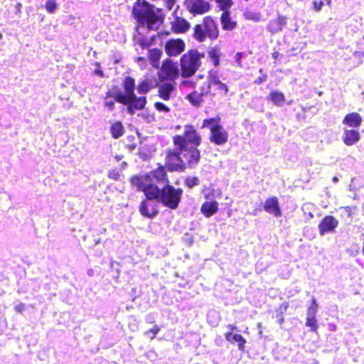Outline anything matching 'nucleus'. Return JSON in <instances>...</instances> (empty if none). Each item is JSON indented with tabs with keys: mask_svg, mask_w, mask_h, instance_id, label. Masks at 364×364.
<instances>
[{
	"mask_svg": "<svg viewBox=\"0 0 364 364\" xmlns=\"http://www.w3.org/2000/svg\"><path fill=\"white\" fill-rule=\"evenodd\" d=\"M168 182L166 171L163 166L131 179L132 185L138 191H143L148 200L156 199L164 205L175 209L180 201L181 190H176L167 184Z\"/></svg>",
	"mask_w": 364,
	"mask_h": 364,
	"instance_id": "obj_1",
	"label": "nucleus"
},
{
	"mask_svg": "<svg viewBox=\"0 0 364 364\" xmlns=\"http://www.w3.org/2000/svg\"><path fill=\"white\" fill-rule=\"evenodd\" d=\"M132 14L139 24L136 28L139 34L141 33V29L146 28L149 30H158L164 21V15L162 10L144 0L141 4H139L134 7Z\"/></svg>",
	"mask_w": 364,
	"mask_h": 364,
	"instance_id": "obj_2",
	"label": "nucleus"
},
{
	"mask_svg": "<svg viewBox=\"0 0 364 364\" xmlns=\"http://www.w3.org/2000/svg\"><path fill=\"white\" fill-rule=\"evenodd\" d=\"M201 136L193 125H186L183 132V157L188 159L189 166L198 164L200 154L198 146L200 144Z\"/></svg>",
	"mask_w": 364,
	"mask_h": 364,
	"instance_id": "obj_3",
	"label": "nucleus"
},
{
	"mask_svg": "<svg viewBox=\"0 0 364 364\" xmlns=\"http://www.w3.org/2000/svg\"><path fill=\"white\" fill-rule=\"evenodd\" d=\"M220 33V30L216 21L210 16H206L203 18L202 23H197L193 27L192 37L196 41L203 43L206 38L210 41L216 40Z\"/></svg>",
	"mask_w": 364,
	"mask_h": 364,
	"instance_id": "obj_4",
	"label": "nucleus"
},
{
	"mask_svg": "<svg viewBox=\"0 0 364 364\" xmlns=\"http://www.w3.org/2000/svg\"><path fill=\"white\" fill-rule=\"evenodd\" d=\"M206 127L210 129L209 140L211 143L220 146L228 142L229 135L221 124L220 116L203 119L201 128Z\"/></svg>",
	"mask_w": 364,
	"mask_h": 364,
	"instance_id": "obj_5",
	"label": "nucleus"
},
{
	"mask_svg": "<svg viewBox=\"0 0 364 364\" xmlns=\"http://www.w3.org/2000/svg\"><path fill=\"white\" fill-rule=\"evenodd\" d=\"M204 198L206 200L200 206V213L205 218H210L218 211L219 204L213 198L220 197L222 191L219 188H215L213 186H209L203 189Z\"/></svg>",
	"mask_w": 364,
	"mask_h": 364,
	"instance_id": "obj_6",
	"label": "nucleus"
},
{
	"mask_svg": "<svg viewBox=\"0 0 364 364\" xmlns=\"http://www.w3.org/2000/svg\"><path fill=\"white\" fill-rule=\"evenodd\" d=\"M205 56L204 52L192 48L183 54V77L193 75L201 66V60Z\"/></svg>",
	"mask_w": 364,
	"mask_h": 364,
	"instance_id": "obj_7",
	"label": "nucleus"
},
{
	"mask_svg": "<svg viewBox=\"0 0 364 364\" xmlns=\"http://www.w3.org/2000/svg\"><path fill=\"white\" fill-rule=\"evenodd\" d=\"M107 95L113 97L118 103L127 105L128 112L130 114H134L135 110L142 109L146 104L145 97H136L135 94L130 97H124L120 93H110V92H108Z\"/></svg>",
	"mask_w": 364,
	"mask_h": 364,
	"instance_id": "obj_8",
	"label": "nucleus"
},
{
	"mask_svg": "<svg viewBox=\"0 0 364 364\" xmlns=\"http://www.w3.org/2000/svg\"><path fill=\"white\" fill-rule=\"evenodd\" d=\"M176 149L169 150L166 156V163L168 170L178 171L182 169V159L180 154L182 151V136L177 135L173 138Z\"/></svg>",
	"mask_w": 364,
	"mask_h": 364,
	"instance_id": "obj_9",
	"label": "nucleus"
},
{
	"mask_svg": "<svg viewBox=\"0 0 364 364\" xmlns=\"http://www.w3.org/2000/svg\"><path fill=\"white\" fill-rule=\"evenodd\" d=\"M229 89L228 85L220 80L218 71L210 70L208 74V93L210 95H226Z\"/></svg>",
	"mask_w": 364,
	"mask_h": 364,
	"instance_id": "obj_10",
	"label": "nucleus"
},
{
	"mask_svg": "<svg viewBox=\"0 0 364 364\" xmlns=\"http://www.w3.org/2000/svg\"><path fill=\"white\" fill-rule=\"evenodd\" d=\"M179 70L177 62L174 63L171 59H166L164 61L159 76L163 80H174L178 76Z\"/></svg>",
	"mask_w": 364,
	"mask_h": 364,
	"instance_id": "obj_11",
	"label": "nucleus"
},
{
	"mask_svg": "<svg viewBox=\"0 0 364 364\" xmlns=\"http://www.w3.org/2000/svg\"><path fill=\"white\" fill-rule=\"evenodd\" d=\"M184 4L193 15L203 14L210 9V4L205 0H186Z\"/></svg>",
	"mask_w": 364,
	"mask_h": 364,
	"instance_id": "obj_12",
	"label": "nucleus"
},
{
	"mask_svg": "<svg viewBox=\"0 0 364 364\" xmlns=\"http://www.w3.org/2000/svg\"><path fill=\"white\" fill-rule=\"evenodd\" d=\"M338 225V220L332 215L325 216L319 223L318 229L321 235H324L327 232H331Z\"/></svg>",
	"mask_w": 364,
	"mask_h": 364,
	"instance_id": "obj_13",
	"label": "nucleus"
},
{
	"mask_svg": "<svg viewBox=\"0 0 364 364\" xmlns=\"http://www.w3.org/2000/svg\"><path fill=\"white\" fill-rule=\"evenodd\" d=\"M263 208L267 213L273 215L274 217L282 215V210L277 196L267 198L264 201Z\"/></svg>",
	"mask_w": 364,
	"mask_h": 364,
	"instance_id": "obj_14",
	"label": "nucleus"
},
{
	"mask_svg": "<svg viewBox=\"0 0 364 364\" xmlns=\"http://www.w3.org/2000/svg\"><path fill=\"white\" fill-rule=\"evenodd\" d=\"M287 16L278 15L276 18L269 21L267 24V29L272 33L281 31L287 24Z\"/></svg>",
	"mask_w": 364,
	"mask_h": 364,
	"instance_id": "obj_15",
	"label": "nucleus"
},
{
	"mask_svg": "<svg viewBox=\"0 0 364 364\" xmlns=\"http://www.w3.org/2000/svg\"><path fill=\"white\" fill-rule=\"evenodd\" d=\"M363 118L355 112L348 113L343 119L342 123L349 127L358 128L362 124Z\"/></svg>",
	"mask_w": 364,
	"mask_h": 364,
	"instance_id": "obj_16",
	"label": "nucleus"
},
{
	"mask_svg": "<svg viewBox=\"0 0 364 364\" xmlns=\"http://www.w3.org/2000/svg\"><path fill=\"white\" fill-rule=\"evenodd\" d=\"M165 50L168 55L176 56L182 52V40H169L165 46Z\"/></svg>",
	"mask_w": 364,
	"mask_h": 364,
	"instance_id": "obj_17",
	"label": "nucleus"
},
{
	"mask_svg": "<svg viewBox=\"0 0 364 364\" xmlns=\"http://www.w3.org/2000/svg\"><path fill=\"white\" fill-rule=\"evenodd\" d=\"M360 139V134L356 129H345L343 134V141L346 146H353Z\"/></svg>",
	"mask_w": 364,
	"mask_h": 364,
	"instance_id": "obj_18",
	"label": "nucleus"
},
{
	"mask_svg": "<svg viewBox=\"0 0 364 364\" xmlns=\"http://www.w3.org/2000/svg\"><path fill=\"white\" fill-rule=\"evenodd\" d=\"M208 58L212 63L214 67H218L220 65V57L222 55L221 48L219 46L215 45L210 47L207 50Z\"/></svg>",
	"mask_w": 364,
	"mask_h": 364,
	"instance_id": "obj_19",
	"label": "nucleus"
},
{
	"mask_svg": "<svg viewBox=\"0 0 364 364\" xmlns=\"http://www.w3.org/2000/svg\"><path fill=\"white\" fill-rule=\"evenodd\" d=\"M220 23L222 28L224 31H232L237 25V21L232 18L230 12L222 13L220 16Z\"/></svg>",
	"mask_w": 364,
	"mask_h": 364,
	"instance_id": "obj_20",
	"label": "nucleus"
},
{
	"mask_svg": "<svg viewBox=\"0 0 364 364\" xmlns=\"http://www.w3.org/2000/svg\"><path fill=\"white\" fill-rule=\"evenodd\" d=\"M135 80L131 77H127L124 81V92L118 90L114 93H120L124 97H130L134 95Z\"/></svg>",
	"mask_w": 364,
	"mask_h": 364,
	"instance_id": "obj_21",
	"label": "nucleus"
},
{
	"mask_svg": "<svg viewBox=\"0 0 364 364\" xmlns=\"http://www.w3.org/2000/svg\"><path fill=\"white\" fill-rule=\"evenodd\" d=\"M140 213L146 218H153L158 214V210L146 200H143L139 206Z\"/></svg>",
	"mask_w": 364,
	"mask_h": 364,
	"instance_id": "obj_22",
	"label": "nucleus"
},
{
	"mask_svg": "<svg viewBox=\"0 0 364 364\" xmlns=\"http://www.w3.org/2000/svg\"><path fill=\"white\" fill-rule=\"evenodd\" d=\"M225 339L230 343H237L238 349L240 350H245L246 340L242 335L238 333L233 334L232 332H227L225 333Z\"/></svg>",
	"mask_w": 364,
	"mask_h": 364,
	"instance_id": "obj_23",
	"label": "nucleus"
},
{
	"mask_svg": "<svg viewBox=\"0 0 364 364\" xmlns=\"http://www.w3.org/2000/svg\"><path fill=\"white\" fill-rule=\"evenodd\" d=\"M186 99L195 107H200L203 101V93L194 91L186 96Z\"/></svg>",
	"mask_w": 364,
	"mask_h": 364,
	"instance_id": "obj_24",
	"label": "nucleus"
},
{
	"mask_svg": "<svg viewBox=\"0 0 364 364\" xmlns=\"http://www.w3.org/2000/svg\"><path fill=\"white\" fill-rule=\"evenodd\" d=\"M268 98L277 106H282L285 101L284 93L277 90L271 91Z\"/></svg>",
	"mask_w": 364,
	"mask_h": 364,
	"instance_id": "obj_25",
	"label": "nucleus"
},
{
	"mask_svg": "<svg viewBox=\"0 0 364 364\" xmlns=\"http://www.w3.org/2000/svg\"><path fill=\"white\" fill-rule=\"evenodd\" d=\"M173 90V85L171 82H165L159 87V95L161 98L167 100L170 97V94Z\"/></svg>",
	"mask_w": 364,
	"mask_h": 364,
	"instance_id": "obj_26",
	"label": "nucleus"
},
{
	"mask_svg": "<svg viewBox=\"0 0 364 364\" xmlns=\"http://www.w3.org/2000/svg\"><path fill=\"white\" fill-rule=\"evenodd\" d=\"M110 132L114 139H119L124 133V128L122 122H116L112 124Z\"/></svg>",
	"mask_w": 364,
	"mask_h": 364,
	"instance_id": "obj_27",
	"label": "nucleus"
},
{
	"mask_svg": "<svg viewBox=\"0 0 364 364\" xmlns=\"http://www.w3.org/2000/svg\"><path fill=\"white\" fill-rule=\"evenodd\" d=\"M161 51L159 49L154 48L149 52V60L151 65L154 68H159V59L161 55Z\"/></svg>",
	"mask_w": 364,
	"mask_h": 364,
	"instance_id": "obj_28",
	"label": "nucleus"
},
{
	"mask_svg": "<svg viewBox=\"0 0 364 364\" xmlns=\"http://www.w3.org/2000/svg\"><path fill=\"white\" fill-rule=\"evenodd\" d=\"M217 5L223 12H230L229 9L233 5L232 0H217Z\"/></svg>",
	"mask_w": 364,
	"mask_h": 364,
	"instance_id": "obj_29",
	"label": "nucleus"
},
{
	"mask_svg": "<svg viewBox=\"0 0 364 364\" xmlns=\"http://www.w3.org/2000/svg\"><path fill=\"white\" fill-rule=\"evenodd\" d=\"M325 4H326L328 6H330L331 4V0H314L312 1V9L316 12H318L322 9Z\"/></svg>",
	"mask_w": 364,
	"mask_h": 364,
	"instance_id": "obj_30",
	"label": "nucleus"
},
{
	"mask_svg": "<svg viewBox=\"0 0 364 364\" xmlns=\"http://www.w3.org/2000/svg\"><path fill=\"white\" fill-rule=\"evenodd\" d=\"M306 326L309 327L314 332L317 331L318 325L315 316H311L306 318Z\"/></svg>",
	"mask_w": 364,
	"mask_h": 364,
	"instance_id": "obj_31",
	"label": "nucleus"
},
{
	"mask_svg": "<svg viewBox=\"0 0 364 364\" xmlns=\"http://www.w3.org/2000/svg\"><path fill=\"white\" fill-rule=\"evenodd\" d=\"M318 306L314 297L311 299V304L307 309V314L309 316H315L318 311Z\"/></svg>",
	"mask_w": 364,
	"mask_h": 364,
	"instance_id": "obj_32",
	"label": "nucleus"
},
{
	"mask_svg": "<svg viewBox=\"0 0 364 364\" xmlns=\"http://www.w3.org/2000/svg\"><path fill=\"white\" fill-rule=\"evenodd\" d=\"M150 89L151 84L147 81H143L137 87V90L139 94H146L150 90Z\"/></svg>",
	"mask_w": 364,
	"mask_h": 364,
	"instance_id": "obj_33",
	"label": "nucleus"
},
{
	"mask_svg": "<svg viewBox=\"0 0 364 364\" xmlns=\"http://www.w3.org/2000/svg\"><path fill=\"white\" fill-rule=\"evenodd\" d=\"M199 178L196 176H193V177H187L186 179H185V183L186 185L191 188L196 186H198L199 184Z\"/></svg>",
	"mask_w": 364,
	"mask_h": 364,
	"instance_id": "obj_34",
	"label": "nucleus"
},
{
	"mask_svg": "<svg viewBox=\"0 0 364 364\" xmlns=\"http://www.w3.org/2000/svg\"><path fill=\"white\" fill-rule=\"evenodd\" d=\"M46 9L48 12L53 14L57 9V3L55 0H47L46 3Z\"/></svg>",
	"mask_w": 364,
	"mask_h": 364,
	"instance_id": "obj_35",
	"label": "nucleus"
},
{
	"mask_svg": "<svg viewBox=\"0 0 364 364\" xmlns=\"http://www.w3.org/2000/svg\"><path fill=\"white\" fill-rule=\"evenodd\" d=\"M159 330H160L159 327L158 326L155 325L151 328L146 331L144 333V335L146 336L149 337V338L153 339L156 336L157 333L159 331Z\"/></svg>",
	"mask_w": 364,
	"mask_h": 364,
	"instance_id": "obj_36",
	"label": "nucleus"
},
{
	"mask_svg": "<svg viewBox=\"0 0 364 364\" xmlns=\"http://www.w3.org/2000/svg\"><path fill=\"white\" fill-rule=\"evenodd\" d=\"M259 72L260 73L261 75L255 80L254 83L256 85H260L261 83L265 82L268 77L267 74L264 73L262 68H260Z\"/></svg>",
	"mask_w": 364,
	"mask_h": 364,
	"instance_id": "obj_37",
	"label": "nucleus"
},
{
	"mask_svg": "<svg viewBox=\"0 0 364 364\" xmlns=\"http://www.w3.org/2000/svg\"><path fill=\"white\" fill-rule=\"evenodd\" d=\"M340 209L343 210L348 218H351L356 210V206H344L341 207Z\"/></svg>",
	"mask_w": 364,
	"mask_h": 364,
	"instance_id": "obj_38",
	"label": "nucleus"
},
{
	"mask_svg": "<svg viewBox=\"0 0 364 364\" xmlns=\"http://www.w3.org/2000/svg\"><path fill=\"white\" fill-rule=\"evenodd\" d=\"M154 107L158 111L160 112H168L169 111V108L162 102H156L154 104Z\"/></svg>",
	"mask_w": 364,
	"mask_h": 364,
	"instance_id": "obj_39",
	"label": "nucleus"
},
{
	"mask_svg": "<svg viewBox=\"0 0 364 364\" xmlns=\"http://www.w3.org/2000/svg\"><path fill=\"white\" fill-rule=\"evenodd\" d=\"M175 31L177 33H182V20L179 17H176V25L173 26Z\"/></svg>",
	"mask_w": 364,
	"mask_h": 364,
	"instance_id": "obj_40",
	"label": "nucleus"
},
{
	"mask_svg": "<svg viewBox=\"0 0 364 364\" xmlns=\"http://www.w3.org/2000/svg\"><path fill=\"white\" fill-rule=\"evenodd\" d=\"M289 306V304L288 302H282L278 307L277 311H279V312L282 311L283 313L285 312Z\"/></svg>",
	"mask_w": 364,
	"mask_h": 364,
	"instance_id": "obj_41",
	"label": "nucleus"
},
{
	"mask_svg": "<svg viewBox=\"0 0 364 364\" xmlns=\"http://www.w3.org/2000/svg\"><path fill=\"white\" fill-rule=\"evenodd\" d=\"M242 57H243V53L242 52H237L235 54V61L237 62V63L239 66H242L241 59Z\"/></svg>",
	"mask_w": 364,
	"mask_h": 364,
	"instance_id": "obj_42",
	"label": "nucleus"
},
{
	"mask_svg": "<svg viewBox=\"0 0 364 364\" xmlns=\"http://www.w3.org/2000/svg\"><path fill=\"white\" fill-rule=\"evenodd\" d=\"M14 309L18 313H22L25 309V305L22 303H20L15 306Z\"/></svg>",
	"mask_w": 364,
	"mask_h": 364,
	"instance_id": "obj_43",
	"label": "nucleus"
},
{
	"mask_svg": "<svg viewBox=\"0 0 364 364\" xmlns=\"http://www.w3.org/2000/svg\"><path fill=\"white\" fill-rule=\"evenodd\" d=\"M195 85V82L190 80H183V87H193Z\"/></svg>",
	"mask_w": 364,
	"mask_h": 364,
	"instance_id": "obj_44",
	"label": "nucleus"
},
{
	"mask_svg": "<svg viewBox=\"0 0 364 364\" xmlns=\"http://www.w3.org/2000/svg\"><path fill=\"white\" fill-rule=\"evenodd\" d=\"M191 28V24L183 18V33L188 31Z\"/></svg>",
	"mask_w": 364,
	"mask_h": 364,
	"instance_id": "obj_45",
	"label": "nucleus"
},
{
	"mask_svg": "<svg viewBox=\"0 0 364 364\" xmlns=\"http://www.w3.org/2000/svg\"><path fill=\"white\" fill-rule=\"evenodd\" d=\"M174 4H175V0H166L167 8L169 10H171L173 9Z\"/></svg>",
	"mask_w": 364,
	"mask_h": 364,
	"instance_id": "obj_46",
	"label": "nucleus"
},
{
	"mask_svg": "<svg viewBox=\"0 0 364 364\" xmlns=\"http://www.w3.org/2000/svg\"><path fill=\"white\" fill-rule=\"evenodd\" d=\"M278 316H279V318H278L277 321H278L279 324L282 325L284 323V318L283 316V312L282 311L279 312Z\"/></svg>",
	"mask_w": 364,
	"mask_h": 364,
	"instance_id": "obj_47",
	"label": "nucleus"
},
{
	"mask_svg": "<svg viewBox=\"0 0 364 364\" xmlns=\"http://www.w3.org/2000/svg\"><path fill=\"white\" fill-rule=\"evenodd\" d=\"M153 319H154V317L151 314L147 315L146 317V321L149 323H151Z\"/></svg>",
	"mask_w": 364,
	"mask_h": 364,
	"instance_id": "obj_48",
	"label": "nucleus"
},
{
	"mask_svg": "<svg viewBox=\"0 0 364 364\" xmlns=\"http://www.w3.org/2000/svg\"><path fill=\"white\" fill-rule=\"evenodd\" d=\"M114 105V102L112 101L106 102V105L108 106L110 109L113 108Z\"/></svg>",
	"mask_w": 364,
	"mask_h": 364,
	"instance_id": "obj_49",
	"label": "nucleus"
},
{
	"mask_svg": "<svg viewBox=\"0 0 364 364\" xmlns=\"http://www.w3.org/2000/svg\"><path fill=\"white\" fill-rule=\"evenodd\" d=\"M278 56H279V53L277 51H274L273 53H272V58L274 59H277L278 58Z\"/></svg>",
	"mask_w": 364,
	"mask_h": 364,
	"instance_id": "obj_50",
	"label": "nucleus"
},
{
	"mask_svg": "<svg viewBox=\"0 0 364 364\" xmlns=\"http://www.w3.org/2000/svg\"><path fill=\"white\" fill-rule=\"evenodd\" d=\"M96 74L100 77H102L103 76V73L102 70H96L95 71Z\"/></svg>",
	"mask_w": 364,
	"mask_h": 364,
	"instance_id": "obj_51",
	"label": "nucleus"
},
{
	"mask_svg": "<svg viewBox=\"0 0 364 364\" xmlns=\"http://www.w3.org/2000/svg\"><path fill=\"white\" fill-rule=\"evenodd\" d=\"M228 328H230L231 331H235L237 329L236 326H233V325H229L228 326Z\"/></svg>",
	"mask_w": 364,
	"mask_h": 364,
	"instance_id": "obj_52",
	"label": "nucleus"
},
{
	"mask_svg": "<svg viewBox=\"0 0 364 364\" xmlns=\"http://www.w3.org/2000/svg\"><path fill=\"white\" fill-rule=\"evenodd\" d=\"M87 274L90 276V277H92L93 276L94 274V271L92 269H89L88 272H87Z\"/></svg>",
	"mask_w": 364,
	"mask_h": 364,
	"instance_id": "obj_53",
	"label": "nucleus"
},
{
	"mask_svg": "<svg viewBox=\"0 0 364 364\" xmlns=\"http://www.w3.org/2000/svg\"><path fill=\"white\" fill-rule=\"evenodd\" d=\"M332 181H333L334 183H336V182H338V177H337V176H333V177L332 178Z\"/></svg>",
	"mask_w": 364,
	"mask_h": 364,
	"instance_id": "obj_54",
	"label": "nucleus"
},
{
	"mask_svg": "<svg viewBox=\"0 0 364 364\" xmlns=\"http://www.w3.org/2000/svg\"><path fill=\"white\" fill-rule=\"evenodd\" d=\"M180 63H181V65L182 66V57H181V58H180Z\"/></svg>",
	"mask_w": 364,
	"mask_h": 364,
	"instance_id": "obj_55",
	"label": "nucleus"
},
{
	"mask_svg": "<svg viewBox=\"0 0 364 364\" xmlns=\"http://www.w3.org/2000/svg\"><path fill=\"white\" fill-rule=\"evenodd\" d=\"M2 38V34L0 33V39Z\"/></svg>",
	"mask_w": 364,
	"mask_h": 364,
	"instance_id": "obj_56",
	"label": "nucleus"
},
{
	"mask_svg": "<svg viewBox=\"0 0 364 364\" xmlns=\"http://www.w3.org/2000/svg\"><path fill=\"white\" fill-rule=\"evenodd\" d=\"M215 2H217V0H215Z\"/></svg>",
	"mask_w": 364,
	"mask_h": 364,
	"instance_id": "obj_57",
	"label": "nucleus"
},
{
	"mask_svg": "<svg viewBox=\"0 0 364 364\" xmlns=\"http://www.w3.org/2000/svg\"><path fill=\"white\" fill-rule=\"evenodd\" d=\"M363 38H364V35H363Z\"/></svg>",
	"mask_w": 364,
	"mask_h": 364,
	"instance_id": "obj_58",
	"label": "nucleus"
}]
</instances>
